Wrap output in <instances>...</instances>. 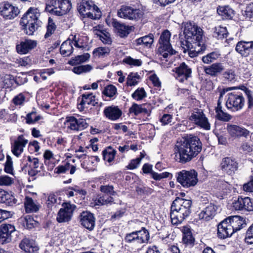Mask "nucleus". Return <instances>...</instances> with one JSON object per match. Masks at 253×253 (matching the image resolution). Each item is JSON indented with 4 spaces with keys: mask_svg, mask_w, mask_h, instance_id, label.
Masks as SVG:
<instances>
[{
    "mask_svg": "<svg viewBox=\"0 0 253 253\" xmlns=\"http://www.w3.org/2000/svg\"><path fill=\"white\" fill-rule=\"evenodd\" d=\"M185 39L180 41L184 52L189 51L190 57L197 56L206 49L204 43L203 31L194 23L187 22L184 25Z\"/></svg>",
    "mask_w": 253,
    "mask_h": 253,
    "instance_id": "obj_1",
    "label": "nucleus"
},
{
    "mask_svg": "<svg viewBox=\"0 0 253 253\" xmlns=\"http://www.w3.org/2000/svg\"><path fill=\"white\" fill-rule=\"evenodd\" d=\"M202 149L200 139L190 135L177 141L173 149V159L177 162L185 164L195 157Z\"/></svg>",
    "mask_w": 253,
    "mask_h": 253,
    "instance_id": "obj_2",
    "label": "nucleus"
},
{
    "mask_svg": "<svg viewBox=\"0 0 253 253\" xmlns=\"http://www.w3.org/2000/svg\"><path fill=\"white\" fill-rule=\"evenodd\" d=\"M192 201L177 197L170 207V216L173 224L181 223L191 213Z\"/></svg>",
    "mask_w": 253,
    "mask_h": 253,
    "instance_id": "obj_3",
    "label": "nucleus"
},
{
    "mask_svg": "<svg viewBox=\"0 0 253 253\" xmlns=\"http://www.w3.org/2000/svg\"><path fill=\"white\" fill-rule=\"evenodd\" d=\"M40 16L39 10L32 7L30 8L23 16L20 25L27 35H32L41 26L42 22L39 19Z\"/></svg>",
    "mask_w": 253,
    "mask_h": 253,
    "instance_id": "obj_4",
    "label": "nucleus"
},
{
    "mask_svg": "<svg viewBox=\"0 0 253 253\" xmlns=\"http://www.w3.org/2000/svg\"><path fill=\"white\" fill-rule=\"evenodd\" d=\"M72 8L69 0H47L45 10L52 15L63 16L68 13Z\"/></svg>",
    "mask_w": 253,
    "mask_h": 253,
    "instance_id": "obj_5",
    "label": "nucleus"
},
{
    "mask_svg": "<svg viewBox=\"0 0 253 253\" xmlns=\"http://www.w3.org/2000/svg\"><path fill=\"white\" fill-rule=\"evenodd\" d=\"M79 13L84 17L98 19L101 16L99 8L91 0H83L78 7Z\"/></svg>",
    "mask_w": 253,
    "mask_h": 253,
    "instance_id": "obj_6",
    "label": "nucleus"
},
{
    "mask_svg": "<svg viewBox=\"0 0 253 253\" xmlns=\"http://www.w3.org/2000/svg\"><path fill=\"white\" fill-rule=\"evenodd\" d=\"M178 182L183 187L189 188L195 186L198 182V173L194 169L182 170L176 173Z\"/></svg>",
    "mask_w": 253,
    "mask_h": 253,
    "instance_id": "obj_7",
    "label": "nucleus"
},
{
    "mask_svg": "<svg viewBox=\"0 0 253 253\" xmlns=\"http://www.w3.org/2000/svg\"><path fill=\"white\" fill-rule=\"evenodd\" d=\"M143 15V11L140 9L126 5H122L117 11L118 17L134 21L140 20Z\"/></svg>",
    "mask_w": 253,
    "mask_h": 253,
    "instance_id": "obj_8",
    "label": "nucleus"
},
{
    "mask_svg": "<svg viewBox=\"0 0 253 253\" xmlns=\"http://www.w3.org/2000/svg\"><path fill=\"white\" fill-rule=\"evenodd\" d=\"M170 38V32L165 30L162 33L159 41L160 45L159 51L161 55L166 59L176 53V51L172 48L169 42Z\"/></svg>",
    "mask_w": 253,
    "mask_h": 253,
    "instance_id": "obj_9",
    "label": "nucleus"
},
{
    "mask_svg": "<svg viewBox=\"0 0 253 253\" xmlns=\"http://www.w3.org/2000/svg\"><path fill=\"white\" fill-rule=\"evenodd\" d=\"M245 99L240 92H231L227 94L226 107L232 111H237L242 109L244 106Z\"/></svg>",
    "mask_w": 253,
    "mask_h": 253,
    "instance_id": "obj_10",
    "label": "nucleus"
},
{
    "mask_svg": "<svg viewBox=\"0 0 253 253\" xmlns=\"http://www.w3.org/2000/svg\"><path fill=\"white\" fill-rule=\"evenodd\" d=\"M189 120L195 125L205 130L211 129L210 124L203 110L195 109L189 116Z\"/></svg>",
    "mask_w": 253,
    "mask_h": 253,
    "instance_id": "obj_11",
    "label": "nucleus"
},
{
    "mask_svg": "<svg viewBox=\"0 0 253 253\" xmlns=\"http://www.w3.org/2000/svg\"><path fill=\"white\" fill-rule=\"evenodd\" d=\"M65 125L68 129L75 131H82L88 126L85 119L79 117L77 118L74 116L66 117Z\"/></svg>",
    "mask_w": 253,
    "mask_h": 253,
    "instance_id": "obj_12",
    "label": "nucleus"
},
{
    "mask_svg": "<svg viewBox=\"0 0 253 253\" xmlns=\"http://www.w3.org/2000/svg\"><path fill=\"white\" fill-rule=\"evenodd\" d=\"M76 206L69 203H65L59 211L56 220L59 223L68 222L71 219Z\"/></svg>",
    "mask_w": 253,
    "mask_h": 253,
    "instance_id": "obj_13",
    "label": "nucleus"
},
{
    "mask_svg": "<svg viewBox=\"0 0 253 253\" xmlns=\"http://www.w3.org/2000/svg\"><path fill=\"white\" fill-rule=\"evenodd\" d=\"M172 74L180 82H183L191 76L192 70L184 62L181 63L171 71Z\"/></svg>",
    "mask_w": 253,
    "mask_h": 253,
    "instance_id": "obj_14",
    "label": "nucleus"
},
{
    "mask_svg": "<svg viewBox=\"0 0 253 253\" xmlns=\"http://www.w3.org/2000/svg\"><path fill=\"white\" fill-rule=\"evenodd\" d=\"M233 207L236 211H253V202L248 197L239 196L233 202Z\"/></svg>",
    "mask_w": 253,
    "mask_h": 253,
    "instance_id": "obj_15",
    "label": "nucleus"
},
{
    "mask_svg": "<svg viewBox=\"0 0 253 253\" xmlns=\"http://www.w3.org/2000/svg\"><path fill=\"white\" fill-rule=\"evenodd\" d=\"M220 169L228 175H232L238 169V163L235 159L227 157L222 159L220 163Z\"/></svg>",
    "mask_w": 253,
    "mask_h": 253,
    "instance_id": "obj_16",
    "label": "nucleus"
},
{
    "mask_svg": "<svg viewBox=\"0 0 253 253\" xmlns=\"http://www.w3.org/2000/svg\"><path fill=\"white\" fill-rule=\"evenodd\" d=\"M227 129L230 135L235 138L242 137L247 138L250 134V131L246 128L235 125L228 124Z\"/></svg>",
    "mask_w": 253,
    "mask_h": 253,
    "instance_id": "obj_17",
    "label": "nucleus"
},
{
    "mask_svg": "<svg viewBox=\"0 0 253 253\" xmlns=\"http://www.w3.org/2000/svg\"><path fill=\"white\" fill-rule=\"evenodd\" d=\"M235 49L242 56L248 57L253 52V41H239L236 44Z\"/></svg>",
    "mask_w": 253,
    "mask_h": 253,
    "instance_id": "obj_18",
    "label": "nucleus"
},
{
    "mask_svg": "<svg viewBox=\"0 0 253 253\" xmlns=\"http://www.w3.org/2000/svg\"><path fill=\"white\" fill-rule=\"evenodd\" d=\"M1 15L7 19L14 18L19 13L17 7L14 6L8 2L4 3L1 6Z\"/></svg>",
    "mask_w": 253,
    "mask_h": 253,
    "instance_id": "obj_19",
    "label": "nucleus"
},
{
    "mask_svg": "<svg viewBox=\"0 0 253 253\" xmlns=\"http://www.w3.org/2000/svg\"><path fill=\"white\" fill-rule=\"evenodd\" d=\"M14 225L10 224H3L0 227V242L2 244L9 242L11 239V234L15 231Z\"/></svg>",
    "mask_w": 253,
    "mask_h": 253,
    "instance_id": "obj_20",
    "label": "nucleus"
},
{
    "mask_svg": "<svg viewBox=\"0 0 253 253\" xmlns=\"http://www.w3.org/2000/svg\"><path fill=\"white\" fill-rule=\"evenodd\" d=\"M28 142L23 135H19L11 146L12 153L16 157H19L23 152L24 148Z\"/></svg>",
    "mask_w": 253,
    "mask_h": 253,
    "instance_id": "obj_21",
    "label": "nucleus"
},
{
    "mask_svg": "<svg viewBox=\"0 0 253 253\" xmlns=\"http://www.w3.org/2000/svg\"><path fill=\"white\" fill-rule=\"evenodd\" d=\"M81 224L85 228L91 231L95 226V217L93 214L88 211H83L80 215Z\"/></svg>",
    "mask_w": 253,
    "mask_h": 253,
    "instance_id": "obj_22",
    "label": "nucleus"
},
{
    "mask_svg": "<svg viewBox=\"0 0 253 253\" xmlns=\"http://www.w3.org/2000/svg\"><path fill=\"white\" fill-rule=\"evenodd\" d=\"M104 116L109 120L115 121L118 120L122 115V111L117 106L106 107L103 111Z\"/></svg>",
    "mask_w": 253,
    "mask_h": 253,
    "instance_id": "obj_23",
    "label": "nucleus"
},
{
    "mask_svg": "<svg viewBox=\"0 0 253 253\" xmlns=\"http://www.w3.org/2000/svg\"><path fill=\"white\" fill-rule=\"evenodd\" d=\"M37 42L36 41L32 40H25L16 45L17 52L21 54H25L36 47Z\"/></svg>",
    "mask_w": 253,
    "mask_h": 253,
    "instance_id": "obj_24",
    "label": "nucleus"
},
{
    "mask_svg": "<svg viewBox=\"0 0 253 253\" xmlns=\"http://www.w3.org/2000/svg\"><path fill=\"white\" fill-rule=\"evenodd\" d=\"M233 233L237 232L246 226L245 220L240 216H230L226 218Z\"/></svg>",
    "mask_w": 253,
    "mask_h": 253,
    "instance_id": "obj_25",
    "label": "nucleus"
},
{
    "mask_svg": "<svg viewBox=\"0 0 253 253\" xmlns=\"http://www.w3.org/2000/svg\"><path fill=\"white\" fill-rule=\"evenodd\" d=\"M233 234V230H231V227L229 225L226 218L218 224L217 235L219 238L225 239L230 237Z\"/></svg>",
    "mask_w": 253,
    "mask_h": 253,
    "instance_id": "obj_26",
    "label": "nucleus"
},
{
    "mask_svg": "<svg viewBox=\"0 0 253 253\" xmlns=\"http://www.w3.org/2000/svg\"><path fill=\"white\" fill-rule=\"evenodd\" d=\"M224 69L223 64L220 62H216L210 66L204 67V70L205 73L207 75L214 77L221 74Z\"/></svg>",
    "mask_w": 253,
    "mask_h": 253,
    "instance_id": "obj_27",
    "label": "nucleus"
},
{
    "mask_svg": "<svg viewBox=\"0 0 253 253\" xmlns=\"http://www.w3.org/2000/svg\"><path fill=\"white\" fill-rule=\"evenodd\" d=\"M19 247L21 250L28 253H34L39 250L35 241L27 238L21 241L19 244Z\"/></svg>",
    "mask_w": 253,
    "mask_h": 253,
    "instance_id": "obj_28",
    "label": "nucleus"
},
{
    "mask_svg": "<svg viewBox=\"0 0 253 253\" xmlns=\"http://www.w3.org/2000/svg\"><path fill=\"white\" fill-rule=\"evenodd\" d=\"M216 210L217 208L214 205L210 204L199 214V217L201 219L208 221L215 215Z\"/></svg>",
    "mask_w": 253,
    "mask_h": 253,
    "instance_id": "obj_29",
    "label": "nucleus"
},
{
    "mask_svg": "<svg viewBox=\"0 0 253 253\" xmlns=\"http://www.w3.org/2000/svg\"><path fill=\"white\" fill-rule=\"evenodd\" d=\"M113 198L108 195H97L94 196L90 203L91 207L100 206L113 203Z\"/></svg>",
    "mask_w": 253,
    "mask_h": 253,
    "instance_id": "obj_30",
    "label": "nucleus"
},
{
    "mask_svg": "<svg viewBox=\"0 0 253 253\" xmlns=\"http://www.w3.org/2000/svg\"><path fill=\"white\" fill-rule=\"evenodd\" d=\"M112 25L118 31L121 37H126L129 34L130 28L128 26L121 23L115 19H112Z\"/></svg>",
    "mask_w": 253,
    "mask_h": 253,
    "instance_id": "obj_31",
    "label": "nucleus"
},
{
    "mask_svg": "<svg viewBox=\"0 0 253 253\" xmlns=\"http://www.w3.org/2000/svg\"><path fill=\"white\" fill-rule=\"evenodd\" d=\"M24 206L27 213L34 212L39 210L40 205L30 197L26 196L24 200Z\"/></svg>",
    "mask_w": 253,
    "mask_h": 253,
    "instance_id": "obj_32",
    "label": "nucleus"
},
{
    "mask_svg": "<svg viewBox=\"0 0 253 253\" xmlns=\"http://www.w3.org/2000/svg\"><path fill=\"white\" fill-rule=\"evenodd\" d=\"M73 46L71 38L64 42L60 48V53L64 56H69L73 52Z\"/></svg>",
    "mask_w": 253,
    "mask_h": 253,
    "instance_id": "obj_33",
    "label": "nucleus"
},
{
    "mask_svg": "<svg viewBox=\"0 0 253 253\" xmlns=\"http://www.w3.org/2000/svg\"><path fill=\"white\" fill-rule=\"evenodd\" d=\"M97 102L95 100V96L92 93L84 94L82 95V100L79 104L81 106V109H83L84 107H87V105L95 106ZM79 109H80L79 107Z\"/></svg>",
    "mask_w": 253,
    "mask_h": 253,
    "instance_id": "obj_34",
    "label": "nucleus"
},
{
    "mask_svg": "<svg viewBox=\"0 0 253 253\" xmlns=\"http://www.w3.org/2000/svg\"><path fill=\"white\" fill-rule=\"evenodd\" d=\"M216 118L220 121L224 122H228L232 119V116L223 111L221 104L220 102L217 103V106L215 109Z\"/></svg>",
    "mask_w": 253,
    "mask_h": 253,
    "instance_id": "obj_35",
    "label": "nucleus"
},
{
    "mask_svg": "<svg viewBox=\"0 0 253 253\" xmlns=\"http://www.w3.org/2000/svg\"><path fill=\"white\" fill-rule=\"evenodd\" d=\"M217 12L223 19H230L234 15V10L228 6L219 7Z\"/></svg>",
    "mask_w": 253,
    "mask_h": 253,
    "instance_id": "obj_36",
    "label": "nucleus"
},
{
    "mask_svg": "<svg viewBox=\"0 0 253 253\" xmlns=\"http://www.w3.org/2000/svg\"><path fill=\"white\" fill-rule=\"evenodd\" d=\"M135 42L137 45H142L150 47L154 42V36L153 34H149L136 39Z\"/></svg>",
    "mask_w": 253,
    "mask_h": 253,
    "instance_id": "obj_37",
    "label": "nucleus"
},
{
    "mask_svg": "<svg viewBox=\"0 0 253 253\" xmlns=\"http://www.w3.org/2000/svg\"><path fill=\"white\" fill-rule=\"evenodd\" d=\"M102 93L106 97L113 99L116 98L118 94L116 87L113 84H109L105 86Z\"/></svg>",
    "mask_w": 253,
    "mask_h": 253,
    "instance_id": "obj_38",
    "label": "nucleus"
},
{
    "mask_svg": "<svg viewBox=\"0 0 253 253\" xmlns=\"http://www.w3.org/2000/svg\"><path fill=\"white\" fill-rule=\"evenodd\" d=\"M110 49L107 46L98 47L93 51V55L97 58H104L109 55Z\"/></svg>",
    "mask_w": 253,
    "mask_h": 253,
    "instance_id": "obj_39",
    "label": "nucleus"
},
{
    "mask_svg": "<svg viewBox=\"0 0 253 253\" xmlns=\"http://www.w3.org/2000/svg\"><path fill=\"white\" fill-rule=\"evenodd\" d=\"M137 237V243L142 244L146 243L149 239V233L145 228H142L141 230L135 231Z\"/></svg>",
    "mask_w": 253,
    "mask_h": 253,
    "instance_id": "obj_40",
    "label": "nucleus"
},
{
    "mask_svg": "<svg viewBox=\"0 0 253 253\" xmlns=\"http://www.w3.org/2000/svg\"><path fill=\"white\" fill-rule=\"evenodd\" d=\"M220 55L219 52L213 51L203 56L202 60L205 64H209L217 60Z\"/></svg>",
    "mask_w": 253,
    "mask_h": 253,
    "instance_id": "obj_41",
    "label": "nucleus"
},
{
    "mask_svg": "<svg viewBox=\"0 0 253 253\" xmlns=\"http://www.w3.org/2000/svg\"><path fill=\"white\" fill-rule=\"evenodd\" d=\"M90 54L88 53H84L83 55H78L72 58L69 62V64L72 65L80 64L88 61L90 58Z\"/></svg>",
    "mask_w": 253,
    "mask_h": 253,
    "instance_id": "obj_42",
    "label": "nucleus"
},
{
    "mask_svg": "<svg viewBox=\"0 0 253 253\" xmlns=\"http://www.w3.org/2000/svg\"><path fill=\"white\" fill-rule=\"evenodd\" d=\"M93 69V67L89 64L80 65L73 68L72 71L76 74L80 75L82 74L90 72Z\"/></svg>",
    "mask_w": 253,
    "mask_h": 253,
    "instance_id": "obj_43",
    "label": "nucleus"
},
{
    "mask_svg": "<svg viewBox=\"0 0 253 253\" xmlns=\"http://www.w3.org/2000/svg\"><path fill=\"white\" fill-rule=\"evenodd\" d=\"M117 151L111 147H108L102 152L103 159L108 162L114 160Z\"/></svg>",
    "mask_w": 253,
    "mask_h": 253,
    "instance_id": "obj_44",
    "label": "nucleus"
},
{
    "mask_svg": "<svg viewBox=\"0 0 253 253\" xmlns=\"http://www.w3.org/2000/svg\"><path fill=\"white\" fill-rule=\"evenodd\" d=\"M228 35V32L225 27L219 26L215 27L213 32V36L217 39L226 38Z\"/></svg>",
    "mask_w": 253,
    "mask_h": 253,
    "instance_id": "obj_45",
    "label": "nucleus"
},
{
    "mask_svg": "<svg viewBox=\"0 0 253 253\" xmlns=\"http://www.w3.org/2000/svg\"><path fill=\"white\" fill-rule=\"evenodd\" d=\"M140 79V77L137 73H131L127 78L126 84L128 86H134L138 84Z\"/></svg>",
    "mask_w": 253,
    "mask_h": 253,
    "instance_id": "obj_46",
    "label": "nucleus"
},
{
    "mask_svg": "<svg viewBox=\"0 0 253 253\" xmlns=\"http://www.w3.org/2000/svg\"><path fill=\"white\" fill-rule=\"evenodd\" d=\"M46 29V32L44 35L45 38H47L52 35L56 29V25L55 22L50 17L48 18Z\"/></svg>",
    "mask_w": 253,
    "mask_h": 253,
    "instance_id": "obj_47",
    "label": "nucleus"
},
{
    "mask_svg": "<svg viewBox=\"0 0 253 253\" xmlns=\"http://www.w3.org/2000/svg\"><path fill=\"white\" fill-rule=\"evenodd\" d=\"M17 200L15 198L12 193L5 191V193L3 196V201L2 203H4L6 205L11 206L15 204Z\"/></svg>",
    "mask_w": 253,
    "mask_h": 253,
    "instance_id": "obj_48",
    "label": "nucleus"
},
{
    "mask_svg": "<svg viewBox=\"0 0 253 253\" xmlns=\"http://www.w3.org/2000/svg\"><path fill=\"white\" fill-rule=\"evenodd\" d=\"M123 62L129 65L131 67H139L142 64L140 59H134L130 56H127L123 59Z\"/></svg>",
    "mask_w": 253,
    "mask_h": 253,
    "instance_id": "obj_49",
    "label": "nucleus"
},
{
    "mask_svg": "<svg viewBox=\"0 0 253 253\" xmlns=\"http://www.w3.org/2000/svg\"><path fill=\"white\" fill-rule=\"evenodd\" d=\"M239 89L244 90L247 96L248 99V108L252 109L253 108V96L252 92L248 89L244 85L238 87Z\"/></svg>",
    "mask_w": 253,
    "mask_h": 253,
    "instance_id": "obj_50",
    "label": "nucleus"
},
{
    "mask_svg": "<svg viewBox=\"0 0 253 253\" xmlns=\"http://www.w3.org/2000/svg\"><path fill=\"white\" fill-rule=\"evenodd\" d=\"M136 100H141L146 96V93L143 88H137L131 95Z\"/></svg>",
    "mask_w": 253,
    "mask_h": 253,
    "instance_id": "obj_51",
    "label": "nucleus"
},
{
    "mask_svg": "<svg viewBox=\"0 0 253 253\" xmlns=\"http://www.w3.org/2000/svg\"><path fill=\"white\" fill-rule=\"evenodd\" d=\"M136 192L139 195H148L152 193L153 189L147 186H137Z\"/></svg>",
    "mask_w": 253,
    "mask_h": 253,
    "instance_id": "obj_52",
    "label": "nucleus"
},
{
    "mask_svg": "<svg viewBox=\"0 0 253 253\" xmlns=\"http://www.w3.org/2000/svg\"><path fill=\"white\" fill-rule=\"evenodd\" d=\"M41 119V116L37 115L35 112H32L26 116V123L28 124H32L36 123Z\"/></svg>",
    "mask_w": 253,
    "mask_h": 253,
    "instance_id": "obj_53",
    "label": "nucleus"
},
{
    "mask_svg": "<svg viewBox=\"0 0 253 253\" xmlns=\"http://www.w3.org/2000/svg\"><path fill=\"white\" fill-rule=\"evenodd\" d=\"M26 159L30 163V167L32 168V169H37L39 167L40 163L38 158L32 157L30 156H25L24 157V160Z\"/></svg>",
    "mask_w": 253,
    "mask_h": 253,
    "instance_id": "obj_54",
    "label": "nucleus"
},
{
    "mask_svg": "<svg viewBox=\"0 0 253 253\" xmlns=\"http://www.w3.org/2000/svg\"><path fill=\"white\" fill-rule=\"evenodd\" d=\"M242 15L246 18H251L253 16V2H251L248 4L245 9L242 10Z\"/></svg>",
    "mask_w": 253,
    "mask_h": 253,
    "instance_id": "obj_55",
    "label": "nucleus"
},
{
    "mask_svg": "<svg viewBox=\"0 0 253 253\" xmlns=\"http://www.w3.org/2000/svg\"><path fill=\"white\" fill-rule=\"evenodd\" d=\"M100 190L102 192L111 196H114L116 194L115 191L114 190V187L112 185H101L100 187Z\"/></svg>",
    "mask_w": 253,
    "mask_h": 253,
    "instance_id": "obj_56",
    "label": "nucleus"
},
{
    "mask_svg": "<svg viewBox=\"0 0 253 253\" xmlns=\"http://www.w3.org/2000/svg\"><path fill=\"white\" fill-rule=\"evenodd\" d=\"M245 241L248 244H253V223L246 232Z\"/></svg>",
    "mask_w": 253,
    "mask_h": 253,
    "instance_id": "obj_57",
    "label": "nucleus"
},
{
    "mask_svg": "<svg viewBox=\"0 0 253 253\" xmlns=\"http://www.w3.org/2000/svg\"><path fill=\"white\" fill-rule=\"evenodd\" d=\"M26 97L23 93H20L15 96L12 100L13 103L15 105H23L25 102Z\"/></svg>",
    "mask_w": 253,
    "mask_h": 253,
    "instance_id": "obj_58",
    "label": "nucleus"
},
{
    "mask_svg": "<svg viewBox=\"0 0 253 253\" xmlns=\"http://www.w3.org/2000/svg\"><path fill=\"white\" fill-rule=\"evenodd\" d=\"M141 158H137L131 160L129 164L126 166V168L129 169H133L137 168L139 166L142 159L144 157L141 153Z\"/></svg>",
    "mask_w": 253,
    "mask_h": 253,
    "instance_id": "obj_59",
    "label": "nucleus"
},
{
    "mask_svg": "<svg viewBox=\"0 0 253 253\" xmlns=\"http://www.w3.org/2000/svg\"><path fill=\"white\" fill-rule=\"evenodd\" d=\"M237 87H227V88H218V91L219 92V98L218 99L217 103L220 102V104H222V98L225 93L234 89L237 88Z\"/></svg>",
    "mask_w": 253,
    "mask_h": 253,
    "instance_id": "obj_60",
    "label": "nucleus"
},
{
    "mask_svg": "<svg viewBox=\"0 0 253 253\" xmlns=\"http://www.w3.org/2000/svg\"><path fill=\"white\" fill-rule=\"evenodd\" d=\"M4 171L9 174H13V169L12 167V161L9 156L6 157V162L5 164Z\"/></svg>",
    "mask_w": 253,
    "mask_h": 253,
    "instance_id": "obj_61",
    "label": "nucleus"
},
{
    "mask_svg": "<svg viewBox=\"0 0 253 253\" xmlns=\"http://www.w3.org/2000/svg\"><path fill=\"white\" fill-rule=\"evenodd\" d=\"M72 37L71 40L72 41L73 46H75L79 48H83L85 47V45L81 42V39L79 36L77 37L76 35H73Z\"/></svg>",
    "mask_w": 253,
    "mask_h": 253,
    "instance_id": "obj_62",
    "label": "nucleus"
},
{
    "mask_svg": "<svg viewBox=\"0 0 253 253\" xmlns=\"http://www.w3.org/2000/svg\"><path fill=\"white\" fill-rule=\"evenodd\" d=\"M136 231L128 233L126 235L125 240L127 243H131L134 242L137 243V237Z\"/></svg>",
    "mask_w": 253,
    "mask_h": 253,
    "instance_id": "obj_63",
    "label": "nucleus"
},
{
    "mask_svg": "<svg viewBox=\"0 0 253 253\" xmlns=\"http://www.w3.org/2000/svg\"><path fill=\"white\" fill-rule=\"evenodd\" d=\"M182 240L186 244H192L193 243L194 239L190 231H187L186 232L184 233Z\"/></svg>",
    "mask_w": 253,
    "mask_h": 253,
    "instance_id": "obj_64",
    "label": "nucleus"
}]
</instances>
